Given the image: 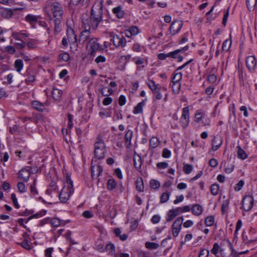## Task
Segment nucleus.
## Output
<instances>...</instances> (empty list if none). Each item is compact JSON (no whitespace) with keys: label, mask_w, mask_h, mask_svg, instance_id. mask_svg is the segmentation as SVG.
I'll use <instances>...</instances> for the list:
<instances>
[{"label":"nucleus","mask_w":257,"mask_h":257,"mask_svg":"<svg viewBox=\"0 0 257 257\" xmlns=\"http://www.w3.org/2000/svg\"><path fill=\"white\" fill-rule=\"evenodd\" d=\"M45 12L47 15L51 17L48 13L49 9H50L51 13L54 19L55 31L58 32L60 31V25L61 24V19L63 14V11L61 5L57 2H54L50 4H47L45 6Z\"/></svg>","instance_id":"nucleus-1"},{"label":"nucleus","mask_w":257,"mask_h":257,"mask_svg":"<svg viewBox=\"0 0 257 257\" xmlns=\"http://www.w3.org/2000/svg\"><path fill=\"white\" fill-rule=\"evenodd\" d=\"M103 0H96L92 7L89 24L93 30H96L102 19V9Z\"/></svg>","instance_id":"nucleus-2"},{"label":"nucleus","mask_w":257,"mask_h":257,"mask_svg":"<svg viewBox=\"0 0 257 257\" xmlns=\"http://www.w3.org/2000/svg\"><path fill=\"white\" fill-rule=\"evenodd\" d=\"M73 186V182L70 177L67 175L66 178V182L64 183V186L59 195L61 202L66 203L68 200L71 194L74 192Z\"/></svg>","instance_id":"nucleus-3"},{"label":"nucleus","mask_w":257,"mask_h":257,"mask_svg":"<svg viewBox=\"0 0 257 257\" xmlns=\"http://www.w3.org/2000/svg\"><path fill=\"white\" fill-rule=\"evenodd\" d=\"M147 85L153 92L155 96V98L156 99H161L163 97L162 93H165L164 100L165 101L167 100L168 95L167 93H166L167 91V88L165 87H163L160 86L159 84H157L154 81L151 80H148L147 82Z\"/></svg>","instance_id":"nucleus-4"},{"label":"nucleus","mask_w":257,"mask_h":257,"mask_svg":"<svg viewBox=\"0 0 257 257\" xmlns=\"http://www.w3.org/2000/svg\"><path fill=\"white\" fill-rule=\"evenodd\" d=\"M94 147L95 158L99 160L103 159L105 157L106 147L101 136L99 135L97 137Z\"/></svg>","instance_id":"nucleus-5"},{"label":"nucleus","mask_w":257,"mask_h":257,"mask_svg":"<svg viewBox=\"0 0 257 257\" xmlns=\"http://www.w3.org/2000/svg\"><path fill=\"white\" fill-rule=\"evenodd\" d=\"M83 26L84 28L79 36V42L80 43H85L88 39H90V29L91 28V25L89 24V20H82Z\"/></svg>","instance_id":"nucleus-6"},{"label":"nucleus","mask_w":257,"mask_h":257,"mask_svg":"<svg viewBox=\"0 0 257 257\" xmlns=\"http://www.w3.org/2000/svg\"><path fill=\"white\" fill-rule=\"evenodd\" d=\"M86 49L90 55H94L97 51L102 50L100 45L95 38L90 39L86 46Z\"/></svg>","instance_id":"nucleus-7"},{"label":"nucleus","mask_w":257,"mask_h":257,"mask_svg":"<svg viewBox=\"0 0 257 257\" xmlns=\"http://www.w3.org/2000/svg\"><path fill=\"white\" fill-rule=\"evenodd\" d=\"M183 220V217H179L174 222L172 226V232L174 237H176L178 235L181 229Z\"/></svg>","instance_id":"nucleus-8"},{"label":"nucleus","mask_w":257,"mask_h":257,"mask_svg":"<svg viewBox=\"0 0 257 257\" xmlns=\"http://www.w3.org/2000/svg\"><path fill=\"white\" fill-rule=\"evenodd\" d=\"M254 200L250 195L245 196L242 201V209L245 211L251 210L253 205Z\"/></svg>","instance_id":"nucleus-9"},{"label":"nucleus","mask_w":257,"mask_h":257,"mask_svg":"<svg viewBox=\"0 0 257 257\" xmlns=\"http://www.w3.org/2000/svg\"><path fill=\"white\" fill-rule=\"evenodd\" d=\"M28 34L25 31L17 33V49H22L25 47Z\"/></svg>","instance_id":"nucleus-10"},{"label":"nucleus","mask_w":257,"mask_h":257,"mask_svg":"<svg viewBox=\"0 0 257 257\" xmlns=\"http://www.w3.org/2000/svg\"><path fill=\"white\" fill-rule=\"evenodd\" d=\"M111 41L112 42L113 44L117 48H122L126 45V40L125 38L121 35H113Z\"/></svg>","instance_id":"nucleus-11"},{"label":"nucleus","mask_w":257,"mask_h":257,"mask_svg":"<svg viewBox=\"0 0 257 257\" xmlns=\"http://www.w3.org/2000/svg\"><path fill=\"white\" fill-rule=\"evenodd\" d=\"M189 122V109L188 107H185L182 109V114L180 118V123L183 127L188 126Z\"/></svg>","instance_id":"nucleus-12"},{"label":"nucleus","mask_w":257,"mask_h":257,"mask_svg":"<svg viewBox=\"0 0 257 257\" xmlns=\"http://www.w3.org/2000/svg\"><path fill=\"white\" fill-rule=\"evenodd\" d=\"M183 26V22L181 20H176L173 21L170 27V34L172 35H176L181 29Z\"/></svg>","instance_id":"nucleus-13"},{"label":"nucleus","mask_w":257,"mask_h":257,"mask_svg":"<svg viewBox=\"0 0 257 257\" xmlns=\"http://www.w3.org/2000/svg\"><path fill=\"white\" fill-rule=\"evenodd\" d=\"M246 65L250 71L254 70L257 66L256 58L253 55L248 56L246 58Z\"/></svg>","instance_id":"nucleus-14"},{"label":"nucleus","mask_w":257,"mask_h":257,"mask_svg":"<svg viewBox=\"0 0 257 257\" xmlns=\"http://www.w3.org/2000/svg\"><path fill=\"white\" fill-rule=\"evenodd\" d=\"M188 49V46H186L183 47L182 49H177L174 51L168 53L169 57H172L175 59H177L178 61L180 62L183 60V57L179 56V53L181 51H185Z\"/></svg>","instance_id":"nucleus-15"},{"label":"nucleus","mask_w":257,"mask_h":257,"mask_svg":"<svg viewBox=\"0 0 257 257\" xmlns=\"http://www.w3.org/2000/svg\"><path fill=\"white\" fill-rule=\"evenodd\" d=\"M222 144V139L221 137L216 136L213 138L211 143L212 150L214 151L217 150Z\"/></svg>","instance_id":"nucleus-16"},{"label":"nucleus","mask_w":257,"mask_h":257,"mask_svg":"<svg viewBox=\"0 0 257 257\" xmlns=\"http://www.w3.org/2000/svg\"><path fill=\"white\" fill-rule=\"evenodd\" d=\"M66 34L69 43H75L76 42V35L74 34V32L72 28L68 25Z\"/></svg>","instance_id":"nucleus-17"},{"label":"nucleus","mask_w":257,"mask_h":257,"mask_svg":"<svg viewBox=\"0 0 257 257\" xmlns=\"http://www.w3.org/2000/svg\"><path fill=\"white\" fill-rule=\"evenodd\" d=\"M102 168L99 165L91 166V175L92 178H97L102 173Z\"/></svg>","instance_id":"nucleus-18"},{"label":"nucleus","mask_w":257,"mask_h":257,"mask_svg":"<svg viewBox=\"0 0 257 257\" xmlns=\"http://www.w3.org/2000/svg\"><path fill=\"white\" fill-rule=\"evenodd\" d=\"M133 135L132 130H128L126 131L124 136L125 145L127 148H130L132 146L131 141Z\"/></svg>","instance_id":"nucleus-19"},{"label":"nucleus","mask_w":257,"mask_h":257,"mask_svg":"<svg viewBox=\"0 0 257 257\" xmlns=\"http://www.w3.org/2000/svg\"><path fill=\"white\" fill-rule=\"evenodd\" d=\"M30 176V172L28 169L26 168L22 169L19 173V178L25 181H27L29 180Z\"/></svg>","instance_id":"nucleus-20"},{"label":"nucleus","mask_w":257,"mask_h":257,"mask_svg":"<svg viewBox=\"0 0 257 257\" xmlns=\"http://www.w3.org/2000/svg\"><path fill=\"white\" fill-rule=\"evenodd\" d=\"M139 33V29L136 26L131 27L128 30L125 31V35L128 38L137 35Z\"/></svg>","instance_id":"nucleus-21"},{"label":"nucleus","mask_w":257,"mask_h":257,"mask_svg":"<svg viewBox=\"0 0 257 257\" xmlns=\"http://www.w3.org/2000/svg\"><path fill=\"white\" fill-rule=\"evenodd\" d=\"M24 241L20 243L21 245L26 249H31V244L29 243L30 240L29 235L27 233H24L23 234Z\"/></svg>","instance_id":"nucleus-22"},{"label":"nucleus","mask_w":257,"mask_h":257,"mask_svg":"<svg viewBox=\"0 0 257 257\" xmlns=\"http://www.w3.org/2000/svg\"><path fill=\"white\" fill-rule=\"evenodd\" d=\"M52 94L53 98L56 101H59L61 99L63 92L61 90L54 88L52 91Z\"/></svg>","instance_id":"nucleus-23"},{"label":"nucleus","mask_w":257,"mask_h":257,"mask_svg":"<svg viewBox=\"0 0 257 257\" xmlns=\"http://www.w3.org/2000/svg\"><path fill=\"white\" fill-rule=\"evenodd\" d=\"M191 210L194 215L199 216L202 214L203 208L200 205L196 204L192 206Z\"/></svg>","instance_id":"nucleus-24"},{"label":"nucleus","mask_w":257,"mask_h":257,"mask_svg":"<svg viewBox=\"0 0 257 257\" xmlns=\"http://www.w3.org/2000/svg\"><path fill=\"white\" fill-rule=\"evenodd\" d=\"M223 166L224 168V172L226 173L230 174L234 170V166L232 164H227L225 161L222 162L221 163L220 166Z\"/></svg>","instance_id":"nucleus-25"},{"label":"nucleus","mask_w":257,"mask_h":257,"mask_svg":"<svg viewBox=\"0 0 257 257\" xmlns=\"http://www.w3.org/2000/svg\"><path fill=\"white\" fill-rule=\"evenodd\" d=\"M31 105L32 107L39 111H43L45 109L44 104L38 101H33L31 103Z\"/></svg>","instance_id":"nucleus-26"},{"label":"nucleus","mask_w":257,"mask_h":257,"mask_svg":"<svg viewBox=\"0 0 257 257\" xmlns=\"http://www.w3.org/2000/svg\"><path fill=\"white\" fill-rule=\"evenodd\" d=\"M40 44L39 40L36 39H31L27 42V46L28 48L35 49L38 48Z\"/></svg>","instance_id":"nucleus-27"},{"label":"nucleus","mask_w":257,"mask_h":257,"mask_svg":"<svg viewBox=\"0 0 257 257\" xmlns=\"http://www.w3.org/2000/svg\"><path fill=\"white\" fill-rule=\"evenodd\" d=\"M40 18L41 17L40 16L29 14L26 16L25 20L30 24H33L37 22Z\"/></svg>","instance_id":"nucleus-28"},{"label":"nucleus","mask_w":257,"mask_h":257,"mask_svg":"<svg viewBox=\"0 0 257 257\" xmlns=\"http://www.w3.org/2000/svg\"><path fill=\"white\" fill-rule=\"evenodd\" d=\"M112 12L119 19L122 18L124 16V13L120 6L113 8Z\"/></svg>","instance_id":"nucleus-29"},{"label":"nucleus","mask_w":257,"mask_h":257,"mask_svg":"<svg viewBox=\"0 0 257 257\" xmlns=\"http://www.w3.org/2000/svg\"><path fill=\"white\" fill-rule=\"evenodd\" d=\"M204 116L205 112L204 111L201 109L198 110L195 114L194 121L197 123H199L204 117Z\"/></svg>","instance_id":"nucleus-30"},{"label":"nucleus","mask_w":257,"mask_h":257,"mask_svg":"<svg viewBox=\"0 0 257 257\" xmlns=\"http://www.w3.org/2000/svg\"><path fill=\"white\" fill-rule=\"evenodd\" d=\"M237 155L238 158L243 160L247 158V155L240 146H237Z\"/></svg>","instance_id":"nucleus-31"},{"label":"nucleus","mask_w":257,"mask_h":257,"mask_svg":"<svg viewBox=\"0 0 257 257\" xmlns=\"http://www.w3.org/2000/svg\"><path fill=\"white\" fill-rule=\"evenodd\" d=\"M182 78V74L181 72L175 71L172 78V83H180Z\"/></svg>","instance_id":"nucleus-32"},{"label":"nucleus","mask_w":257,"mask_h":257,"mask_svg":"<svg viewBox=\"0 0 257 257\" xmlns=\"http://www.w3.org/2000/svg\"><path fill=\"white\" fill-rule=\"evenodd\" d=\"M107 188L108 190H112L115 188L116 186V183L113 179H109L107 182Z\"/></svg>","instance_id":"nucleus-33"},{"label":"nucleus","mask_w":257,"mask_h":257,"mask_svg":"<svg viewBox=\"0 0 257 257\" xmlns=\"http://www.w3.org/2000/svg\"><path fill=\"white\" fill-rule=\"evenodd\" d=\"M159 139L157 137H153L150 140V147L152 148H155L159 145Z\"/></svg>","instance_id":"nucleus-34"},{"label":"nucleus","mask_w":257,"mask_h":257,"mask_svg":"<svg viewBox=\"0 0 257 257\" xmlns=\"http://www.w3.org/2000/svg\"><path fill=\"white\" fill-rule=\"evenodd\" d=\"M62 223V220L57 217H54L50 219V223L53 227H58Z\"/></svg>","instance_id":"nucleus-35"},{"label":"nucleus","mask_w":257,"mask_h":257,"mask_svg":"<svg viewBox=\"0 0 257 257\" xmlns=\"http://www.w3.org/2000/svg\"><path fill=\"white\" fill-rule=\"evenodd\" d=\"M70 59L69 55L67 52H63L59 54L58 59L60 62H67Z\"/></svg>","instance_id":"nucleus-36"},{"label":"nucleus","mask_w":257,"mask_h":257,"mask_svg":"<svg viewBox=\"0 0 257 257\" xmlns=\"http://www.w3.org/2000/svg\"><path fill=\"white\" fill-rule=\"evenodd\" d=\"M1 13L4 17L7 18H11L13 15V12L11 10L5 8L2 9Z\"/></svg>","instance_id":"nucleus-37"},{"label":"nucleus","mask_w":257,"mask_h":257,"mask_svg":"<svg viewBox=\"0 0 257 257\" xmlns=\"http://www.w3.org/2000/svg\"><path fill=\"white\" fill-rule=\"evenodd\" d=\"M145 246L146 248L150 249H155L159 247V245L158 243L152 242H146L145 243Z\"/></svg>","instance_id":"nucleus-38"},{"label":"nucleus","mask_w":257,"mask_h":257,"mask_svg":"<svg viewBox=\"0 0 257 257\" xmlns=\"http://www.w3.org/2000/svg\"><path fill=\"white\" fill-rule=\"evenodd\" d=\"M106 251L108 254H113L115 252V246L112 243H108L105 247Z\"/></svg>","instance_id":"nucleus-39"},{"label":"nucleus","mask_w":257,"mask_h":257,"mask_svg":"<svg viewBox=\"0 0 257 257\" xmlns=\"http://www.w3.org/2000/svg\"><path fill=\"white\" fill-rule=\"evenodd\" d=\"M144 105V102L139 103L134 108L133 112L134 114H138L141 113L143 110V107Z\"/></svg>","instance_id":"nucleus-40"},{"label":"nucleus","mask_w":257,"mask_h":257,"mask_svg":"<svg viewBox=\"0 0 257 257\" xmlns=\"http://www.w3.org/2000/svg\"><path fill=\"white\" fill-rule=\"evenodd\" d=\"M256 4L257 0H246V5L250 11L253 9Z\"/></svg>","instance_id":"nucleus-41"},{"label":"nucleus","mask_w":257,"mask_h":257,"mask_svg":"<svg viewBox=\"0 0 257 257\" xmlns=\"http://www.w3.org/2000/svg\"><path fill=\"white\" fill-rule=\"evenodd\" d=\"M136 188L139 192H142L144 190V185L142 178L138 179L136 182Z\"/></svg>","instance_id":"nucleus-42"},{"label":"nucleus","mask_w":257,"mask_h":257,"mask_svg":"<svg viewBox=\"0 0 257 257\" xmlns=\"http://www.w3.org/2000/svg\"><path fill=\"white\" fill-rule=\"evenodd\" d=\"M214 218L213 216H209L205 218V223L207 226H211L214 224Z\"/></svg>","instance_id":"nucleus-43"},{"label":"nucleus","mask_w":257,"mask_h":257,"mask_svg":"<svg viewBox=\"0 0 257 257\" xmlns=\"http://www.w3.org/2000/svg\"><path fill=\"white\" fill-rule=\"evenodd\" d=\"M134 166H135V168L137 169H139L141 168V167L142 165V160H141V158L140 156H138L137 158L134 157Z\"/></svg>","instance_id":"nucleus-44"},{"label":"nucleus","mask_w":257,"mask_h":257,"mask_svg":"<svg viewBox=\"0 0 257 257\" xmlns=\"http://www.w3.org/2000/svg\"><path fill=\"white\" fill-rule=\"evenodd\" d=\"M231 45V41L229 39L226 40L223 42L222 44V50L227 51L230 48Z\"/></svg>","instance_id":"nucleus-45"},{"label":"nucleus","mask_w":257,"mask_h":257,"mask_svg":"<svg viewBox=\"0 0 257 257\" xmlns=\"http://www.w3.org/2000/svg\"><path fill=\"white\" fill-rule=\"evenodd\" d=\"M219 186L218 184H214L211 186L210 191L211 193L213 195H216L218 193Z\"/></svg>","instance_id":"nucleus-46"},{"label":"nucleus","mask_w":257,"mask_h":257,"mask_svg":"<svg viewBox=\"0 0 257 257\" xmlns=\"http://www.w3.org/2000/svg\"><path fill=\"white\" fill-rule=\"evenodd\" d=\"M172 89L174 93L178 94L180 90L181 84L180 83H172Z\"/></svg>","instance_id":"nucleus-47"},{"label":"nucleus","mask_w":257,"mask_h":257,"mask_svg":"<svg viewBox=\"0 0 257 257\" xmlns=\"http://www.w3.org/2000/svg\"><path fill=\"white\" fill-rule=\"evenodd\" d=\"M150 187L152 189H158L160 187V183L159 181L156 180H151L150 182Z\"/></svg>","instance_id":"nucleus-48"},{"label":"nucleus","mask_w":257,"mask_h":257,"mask_svg":"<svg viewBox=\"0 0 257 257\" xmlns=\"http://www.w3.org/2000/svg\"><path fill=\"white\" fill-rule=\"evenodd\" d=\"M176 216L175 214L171 209L170 210L167 215L166 220L167 222H170Z\"/></svg>","instance_id":"nucleus-49"},{"label":"nucleus","mask_w":257,"mask_h":257,"mask_svg":"<svg viewBox=\"0 0 257 257\" xmlns=\"http://www.w3.org/2000/svg\"><path fill=\"white\" fill-rule=\"evenodd\" d=\"M193 170V166L189 164H184L183 167V171L185 174H189Z\"/></svg>","instance_id":"nucleus-50"},{"label":"nucleus","mask_w":257,"mask_h":257,"mask_svg":"<svg viewBox=\"0 0 257 257\" xmlns=\"http://www.w3.org/2000/svg\"><path fill=\"white\" fill-rule=\"evenodd\" d=\"M170 193H163L160 198L161 203H164L166 202L169 198Z\"/></svg>","instance_id":"nucleus-51"},{"label":"nucleus","mask_w":257,"mask_h":257,"mask_svg":"<svg viewBox=\"0 0 257 257\" xmlns=\"http://www.w3.org/2000/svg\"><path fill=\"white\" fill-rule=\"evenodd\" d=\"M17 188L20 193H24L26 191V186L23 183H18L17 184Z\"/></svg>","instance_id":"nucleus-52"},{"label":"nucleus","mask_w":257,"mask_h":257,"mask_svg":"<svg viewBox=\"0 0 257 257\" xmlns=\"http://www.w3.org/2000/svg\"><path fill=\"white\" fill-rule=\"evenodd\" d=\"M244 185V182L242 180L239 181L234 186V190L236 191L240 190Z\"/></svg>","instance_id":"nucleus-53"},{"label":"nucleus","mask_w":257,"mask_h":257,"mask_svg":"<svg viewBox=\"0 0 257 257\" xmlns=\"http://www.w3.org/2000/svg\"><path fill=\"white\" fill-rule=\"evenodd\" d=\"M209 250L206 249H202L201 250L198 257H208L209 255Z\"/></svg>","instance_id":"nucleus-54"},{"label":"nucleus","mask_w":257,"mask_h":257,"mask_svg":"<svg viewBox=\"0 0 257 257\" xmlns=\"http://www.w3.org/2000/svg\"><path fill=\"white\" fill-rule=\"evenodd\" d=\"M142 48L143 47H142L140 44L136 43L133 45L132 49L134 51L140 52L142 51Z\"/></svg>","instance_id":"nucleus-55"},{"label":"nucleus","mask_w":257,"mask_h":257,"mask_svg":"<svg viewBox=\"0 0 257 257\" xmlns=\"http://www.w3.org/2000/svg\"><path fill=\"white\" fill-rule=\"evenodd\" d=\"M157 167L160 169H166L168 167V164L166 162H159L157 164Z\"/></svg>","instance_id":"nucleus-56"},{"label":"nucleus","mask_w":257,"mask_h":257,"mask_svg":"<svg viewBox=\"0 0 257 257\" xmlns=\"http://www.w3.org/2000/svg\"><path fill=\"white\" fill-rule=\"evenodd\" d=\"M219 248V246L218 243H215L214 244L212 249H211V251L212 253L215 254L216 256L217 255V254L218 251V249Z\"/></svg>","instance_id":"nucleus-57"},{"label":"nucleus","mask_w":257,"mask_h":257,"mask_svg":"<svg viewBox=\"0 0 257 257\" xmlns=\"http://www.w3.org/2000/svg\"><path fill=\"white\" fill-rule=\"evenodd\" d=\"M171 152L167 149H164L163 151L162 156L165 158H169L171 156Z\"/></svg>","instance_id":"nucleus-58"},{"label":"nucleus","mask_w":257,"mask_h":257,"mask_svg":"<svg viewBox=\"0 0 257 257\" xmlns=\"http://www.w3.org/2000/svg\"><path fill=\"white\" fill-rule=\"evenodd\" d=\"M209 165L210 167L215 168L217 166L218 162L216 159L212 158L209 160Z\"/></svg>","instance_id":"nucleus-59"},{"label":"nucleus","mask_w":257,"mask_h":257,"mask_svg":"<svg viewBox=\"0 0 257 257\" xmlns=\"http://www.w3.org/2000/svg\"><path fill=\"white\" fill-rule=\"evenodd\" d=\"M106 61V58L104 56L102 55H99L97 57L95 60V61L96 63H103Z\"/></svg>","instance_id":"nucleus-60"},{"label":"nucleus","mask_w":257,"mask_h":257,"mask_svg":"<svg viewBox=\"0 0 257 257\" xmlns=\"http://www.w3.org/2000/svg\"><path fill=\"white\" fill-rule=\"evenodd\" d=\"M126 102V98L123 95H121L118 99V104L120 106H122L125 104Z\"/></svg>","instance_id":"nucleus-61"},{"label":"nucleus","mask_w":257,"mask_h":257,"mask_svg":"<svg viewBox=\"0 0 257 257\" xmlns=\"http://www.w3.org/2000/svg\"><path fill=\"white\" fill-rule=\"evenodd\" d=\"M216 80H217V77L214 74H210L208 77V80L210 83H215L216 82Z\"/></svg>","instance_id":"nucleus-62"},{"label":"nucleus","mask_w":257,"mask_h":257,"mask_svg":"<svg viewBox=\"0 0 257 257\" xmlns=\"http://www.w3.org/2000/svg\"><path fill=\"white\" fill-rule=\"evenodd\" d=\"M53 250L54 249L53 247H49L47 248L45 251V256L47 257H52V253L53 251Z\"/></svg>","instance_id":"nucleus-63"},{"label":"nucleus","mask_w":257,"mask_h":257,"mask_svg":"<svg viewBox=\"0 0 257 257\" xmlns=\"http://www.w3.org/2000/svg\"><path fill=\"white\" fill-rule=\"evenodd\" d=\"M112 101V99L110 97H106L104 98L102 103L104 105H108L110 104Z\"/></svg>","instance_id":"nucleus-64"}]
</instances>
